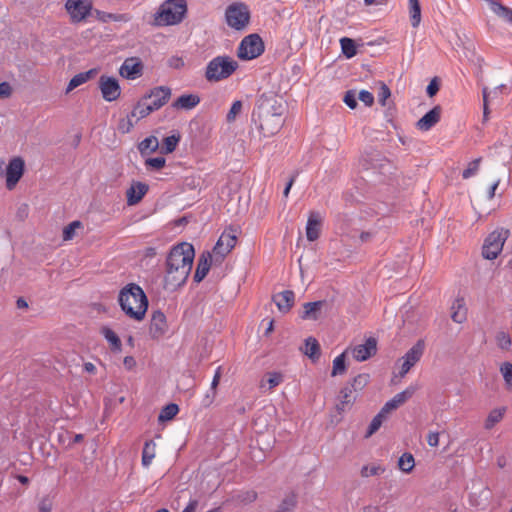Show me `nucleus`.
<instances>
[{"mask_svg": "<svg viewBox=\"0 0 512 512\" xmlns=\"http://www.w3.org/2000/svg\"><path fill=\"white\" fill-rule=\"evenodd\" d=\"M491 10L500 18L504 19L505 21L509 22L510 14H512V10L503 6L499 2H492L491 3Z\"/></svg>", "mask_w": 512, "mask_h": 512, "instance_id": "42", "label": "nucleus"}, {"mask_svg": "<svg viewBox=\"0 0 512 512\" xmlns=\"http://www.w3.org/2000/svg\"><path fill=\"white\" fill-rule=\"evenodd\" d=\"M284 107L275 98L261 97L252 112V120L264 137L276 134L284 124Z\"/></svg>", "mask_w": 512, "mask_h": 512, "instance_id": "2", "label": "nucleus"}, {"mask_svg": "<svg viewBox=\"0 0 512 512\" xmlns=\"http://www.w3.org/2000/svg\"><path fill=\"white\" fill-rule=\"evenodd\" d=\"M496 341L498 346L503 350L509 349V347L512 344L510 335L504 332H500L497 334Z\"/></svg>", "mask_w": 512, "mask_h": 512, "instance_id": "49", "label": "nucleus"}, {"mask_svg": "<svg viewBox=\"0 0 512 512\" xmlns=\"http://www.w3.org/2000/svg\"><path fill=\"white\" fill-rule=\"evenodd\" d=\"M242 111V102L240 100H236L232 103L230 110L227 113L226 120L228 123H232L236 120L237 116Z\"/></svg>", "mask_w": 512, "mask_h": 512, "instance_id": "46", "label": "nucleus"}, {"mask_svg": "<svg viewBox=\"0 0 512 512\" xmlns=\"http://www.w3.org/2000/svg\"><path fill=\"white\" fill-rule=\"evenodd\" d=\"M321 223V214L317 211L311 212L306 224V236L309 241L312 242L319 238Z\"/></svg>", "mask_w": 512, "mask_h": 512, "instance_id": "22", "label": "nucleus"}, {"mask_svg": "<svg viewBox=\"0 0 512 512\" xmlns=\"http://www.w3.org/2000/svg\"><path fill=\"white\" fill-rule=\"evenodd\" d=\"M509 236V230L499 228L492 231L485 239L482 255L485 259L494 260L502 252L503 246Z\"/></svg>", "mask_w": 512, "mask_h": 512, "instance_id": "7", "label": "nucleus"}, {"mask_svg": "<svg viewBox=\"0 0 512 512\" xmlns=\"http://www.w3.org/2000/svg\"><path fill=\"white\" fill-rule=\"evenodd\" d=\"M195 256L191 244L183 242L174 246L166 259V273L164 287L166 290L175 291L184 285L192 269Z\"/></svg>", "mask_w": 512, "mask_h": 512, "instance_id": "1", "label": "nucleus"}, {"mask_svg": "<svg viewBox=\"0 0 512 512\" xmlns=\"http://www.w3.org/2000/svg\"><path fill=\"white\" fill-rule=\"evenodd\" d=\"M377 341L374 338H368L364 344L355 346L352 355L357 361H365L376 353Z\"/></svg>", "mask_w": 512, "mask_h": 512, "instance_id": "20", "label": "nucleus"}, {"mask_svg": "<svg viewBox=\"0 0 512 512\" xmlns=\"http://www.w3.org/2000/svg\"><path fill=\"white\" fill-rule=\"evenodd\" d=\"M441 112L442 108L439 105H436L417 121L416 127L420 131H429L440 121Z\"/></svg>", "mask_w": 512, "mask_h": 512, "instance_id": "18", "label": "nucleus"}, {"mask_svg": "<svg viewBox=\"0 0 512 512\" xmlns=\"http://www.w3.org/2000/svg\"><path fill=\"white\" fill-rule=\"evenodd\" d=\"M303 353L308 356L312 361H317L320 358V345L313 337H308L305 340V346L302 349Z\"/></svg>", "mask_w": 512, "mask_h": 512, "instance_id": "28", "label": "nucleus"}, {"mask_svg": "<svg viewBox=\"0 0 512 512\" xmlns=\"http://www.w3.org/2000/svg\"><path fill=\"white\" fill-rule=\"evenodd\" d=\"M238 62L227 55L216 56L205 68V79L208 82H219L229 78L238 68Z\"/></svg>", "mask_w": 512, "mask_h": 512, "instance_id": "5", "label": "nucleus"}, {"mask_svg": "<svg viewBox=\"0 0 512 512\" xmlns=\"http://www.w3.org/2000/svg\"><path fill=\"white\" fill-rule=\"evenodd\" d=\"M81 226L80 221H73L69 225H67L63 230V239L71 240L75 235V230Z\"/></svg>", "mask_w": 512, "mask_h": 512, "instance_id": "48", "label": "nucleus"}, {"mask_svg": "<svg viewBox=\"0 0 512 512\" xmlns=\"http://www.w3.org/2000/svg\"><path fill=\"white\" fill-rule=\"evenodd\" d=\"M267 382L269 384V388L272 389L282 382V375L278 372L269 373Z\"/></svg>", "mask_w": 512, "mask_h": 512, "instance_id": "55", "label": "nucleus"}, {"mask_svg": "<svg viewBox=\"0 0 512 512\" xmlns=\"http://www.w3.org/2000/svg\"><path fill=\"white\" fill-rule=\"evenodd\" d=\"M416 388L413 386L407 387L402 392L397 393L392 399L387 401L384 406L381 408V411L386 415L392 410L397 409L400 405L404 404L407 400H409L413 394L415 393Z\"/></svg>", "mask_w": 512, "mask_h": 512, "instance_id": "17", "label": "nucleus"}, {"mask_svg": "<svg viewBox=\"0 0 512 512\" xmlns=\"http://www.w3.org/2000/svg\"><path fill=\"white\" fill-rule=\"evenodd\" d=\"M264 52V43L258 34H250L243 38L238 47L237 55L242 60H252Z\"/></svg>", "mask_w": 512, "mask_h": 512, "instance_id": "8", "label": "nucleus"}, {"mask_svg": "<svg viewBox=\"0 0 512 512\" xmlns=\"http://www.w3.org/2000/svg\"><path fill=\"white\" fill-rule=\"evenodd\" d=\"M352 388L345 386L340 392V402L337 404V410L340 412L345 411L346 407L353 402Z\"/></svg>", "mask_w": 512, "mask_h": 512, "instance_id": "37", "label": "nucleus"}, {"mask_svg": "<svg viewBox=\"0 0 512 512\" xmlns=\"http://www.w3.org/2000/svg\"><path fill=\"white\" fill-rule=\"evenodd\" d=\"M12 89L8 82L0 83V98H7L11 95Z\"/></svg>", "mask_w": 512, "mask_h": 512, "instance_id": "58", "label": "nucleus"}, {"mask_svg": "<svg viewBox=\"0 0 512 512\" xmlns=\"http://www.w3.org/2000/svg\"><path fill=\"white\" fill-rule=\"evenodd\" d=\"M258 494L255 490L239 491L232 497V500L240 505H249L257 500Z\"/></svg>", "mask_w": 512, "mask_h": 512, "instance_id": "29", "label": "nucleus"}, {"mask_svg": "<svg viewBox=\"0 0 512 512\" xmlns=\"http://www.w3.org/2000/svg\"><path fill=\"white\" fill-rule=\"evenodd\" d=\"M178 412H179V407L177 404H174V403L167 404L165 407L162 408V410L158 416V420L160 422L169 421V420L173 419L177 415Z\"/></svg>", "mask_w": 512, "mask_h": 512, "instance_id": "38", "label": "nucleus"}, {"mask_svg": "<svg viewBox=\"0 0 512 512\" xmlns=\"http://www.w3.org/2000/svg\"><path fill=\"white\" fill-rule=\"evenodd\" d=\"M385 472V468L380 465H372L368 466L365 465L361 468V476L362 477H370V476H376L380 475Z\"/></svg>", "mask_w": 512, "mask_h": 512, "instance_id": "45", "label": "nucleus"}, {"mask_svg": "<svg viewBox=\"0 0 512 512\" xmlns=\"http://www.w3.org/2000/svg\"><path fill=\"white\" fill-rule=\"evenodd\" d=\"M428 445L436 447L439 444V434L437 432H430L427 436Z\"/></svg>", "mask_w": 512, "mask_h": 512, "instance_id": "60", "label": "nucleus"}, {"mask_svg": "<svg viewBox=\"0 0 512 512\" xmlns=\"http://www.w3.org/2000/svg\"><path fill=\"white\" fill-rule=\"evenodd\" d=\"M119 74L127 80H135L143 74V64L137 57H129L124 60L119 68Z\"/></svg>", "mask_w": 512, "mask_h": 512, "instance_id": "14", "label": "nucleus"}, {"mask_svg": "<svg viewBox=\"0 0 512 512\" xmlns=\"http://www.w3.org/2000/svg\"><path fill=\"white\" fill-rule=\"evenodd\" d=\"M98 88L103 99L107 102H113L121 95L119 81L113 76L101 75L98 81Z\"/></svg>", "mask_w": 512, "mask_h": 512, "instance_id": "10", "label": "nucleus"}, {"mask_svg": "<svg viewBox=\"0 0 512 512\" xmlns=\"http://www.w3.org/2000/svg\"><path fill=\"white\" fill-rule=\"evenodd\" d=\"M499 183H500V180H499V179H497V180H496V181H494V182L492 183V185L490 186V188H489V190H488V195H487V197H488V199H489V200H491V199H493V198H494V196H495V192H496V189H497V188H498V186H499Z\"/></svg>", "mask_w": 512, "mask_h": 512, "instance_id": "63", "label": "nucleus"}, {"mask_svg": "<svg viewBox=\"0 0 512 512\" xmlns=\"http://www.w3.org/2000/svg\"><path fill=\"white\" fill-rule=\"evenodd\" d=\"M425 348L424 340H418L402 357L403 363L400 369V376L404 377L409 370L421 359Z\"/></svg>", "mask_w": 512, "mask_h": 512, "instance_id": "13", "label": "nucleus"}, {"mask_svg": "<svg viewBox=\"0 0 512 512\" xmlns=\"http://www.w3.org/2000/svg\"><path fill=\"white\" fill-rule=\"evenodd\" d=\"M215 396H216V391L209 390L202 400V405L204 407H209L213 403Z\"/></svg>", "mask_w": 512, "mask_h": 512, "instance_id": "59", "label": "nucleus"}, {"mask_svg": "<svg viewBox=\"0 0 512 512\" xmlns=\"http://www.w3.org/2000/svg\"><path fill=\"white\" fill-rule=\"evenodd\" d=\"M220 378H221V367H218L216 369V371H215L214 376H213L210 390H215L216 391V388H217V386L219 384Z\"/></svg>", "mask_w": 512, "mask_h": 512, "instance_id": "61", "label": "nucleus"}, {"mask_svg": "<svg viewBox=\"0 0 512 512\" xmlns=\"http://www.w3.org/2000/svg\"><path fill=\"white\" fill-rule=\"evenodd\" d=\"M167 320L165 314L160 311H154L150 320V334L153 338L161 337L167 331Z\"/></svg>", "mask_w": 512, "mask_h": 512, "instance_id": "21", "label": "nucleus"}, {"mask_svg": "<svg viewBox=\"0 0 512 512\" xmlns=\"http://www.w3.org/2000/svg\"><path fill=\"white\" fill-rule=\"evenodd\" d=\"M357 97L354 91H348L346 92L343 101L344 103L351 109L356 108L357 106Z\"/></svg>", "mask_w": 512, "mask_h": 512, "instance_id": "54", "label": "nucleus"}, {"mask_svg": "<svg viewBox=\"0 0 512 512\" xmlns=\"http://www.w3.org/2000/svg\"><path fill=\"white\" fill-rule=\"evenodd\" d=\"M156 455V444L153 440L146 441L142 450V465L148 467Z\"/></svg>", "mask_w": 512, "mask_h": 512, "instance_id": "30", "label": "nucleus"}, {"mask_svg": "<svg viewBox=\"0 0 512 512\" xmlns=\"http://www.w3.org/2000/svg\"><path fill=\"white\" fill-rule=\"evenodd\" d=\"M399 469L405 473H409L415 466L414 457L411 453H404L401 455L398 461Z\"/></svg>", "mask_w": 512, "mask_h": 512, "instance_id": "40", "label": "nucleus"}, {"mask_svg": "<svg viewBox=\"0 0 512 512\" xmlns=\"http://www.w3.org/2000/svg\"><path fill=\"white\" fill-rule=\"evenodd\" d=\"M409 4V16L411 25L417 28L421 22V8L419 0H408Z\"/></svg>", "mask_w": 512, "mask_h": 512, "instance_id": "33", "label": "nucleus"}, {"mask_svg": "<svg viewBox=\"0 0 512 512\" xmlns=\"http://www.w3.org/2000/svg\"><path fill=\"white\" fill-rule=\"evenodd\" d=\"M186 13V0H166L154 13L153 25L158 27L177 25L183 21Z\"/></svg>", "mask_w": 512, "mask_h": 512, "instance_id": "4", "label": "nucleus"}, {"mask_svg": "<svg viewBox=\"0 0 512 512\" xmlns=\"http://www.w3.org/2000/svg\"><path fill=\"white\" fill-rule=\"evenodd\" d=\"M153 111L159 110L163 107L171 97V89L167 86H158L153 88L148 94L145 95Z\"/></svg>", "mask_w": 512, "mask_h": 512, "instance_id": "15", "label": "nucleus"}, {"mask_svg": "<svg viewBox=\"0 0 512 512\" xmlns=\"http://www.w3.org/2000/svg\"><path fill=\"white\" fill-rule=\"evenodd\" d=\"M369 376L366 374H360L353 378L351 385L349 386L352 390L362 389L368 383Z\"/></svg>", "mask_w": 512, "mask_h": 512, "instance_id": "50", "label": "nucleus"}, {"mask_svg": "<svg viewBox=\"0 0 512 512\" xmlns=\"http://www.w3.org/2000/svg\"><path fill=\"white\" fill-rule=\"evenodd\" d=\"M236 242L237 238L232 232L224 231L216 242L213 252L222 259L234 248Z\"/></svg>", "mask_w": 512, "mask_h": 512, "instance_id": "16", "label": "nucleus"}, {"mask_svg": "<svg viewBox=\"0 0 512 512\" xmlns=\"http://www.w3.org/2000/svg\"><path fill=\"white\" fill-rule=\"evenodd\" d=\"M346 371L345 366V353L338 355L333 360L332 376L343 374Z\"/></svg>", "mask_w": 512, "mask_h": 512, "instance_id": "44", "label": "nucleus"}, {"mask_svg": "<svg viewBox=\"0 0 512 512\" xmlns=\"http://www.w3.org/2000/svg\"><path fill=\"white\" fill-rule=\"evenodd\" d=\"M199 103L200 97L197 94H183L172 103V107L177 110L189 111Z\"/></svg>", "mask_w": 512, "mask_h": 512, "instance_id": "24", "label": "nucleus"}, {"mask_svg": "<svg viewBox=\"0 0 512 512\" xmlns=\"http://www.w3.org/2000/svg\"><path fill=\"white\" fill-rule=\"evenodd\" d=\"M500 372L509 390H512V363L504 362L500 366Z\"/></svg>", "mask_w": 512, "mask_h": 512, "instance_id": "43", "label": "nucleus"}, {"mask_svg": "<svg viewBox=\"0 0 512 512\" xmlns=\"http://www.w3.org/2000/svg\"><path fill=\"white\" fill-rule=\"evenodd\" d=\"M211 254L209 252L203 253L197 263L196 271L194 274V281L200 283L208 274L211 267Z\"/></svg>", "mask_w": 512, "mask_h": 512, "instance_id": "25", "label": "nucleus"}, {"mask_svg": "<svg viewBox=\"0 0 512 512\" xmlns=\"http://www.w3.org/2000/svg\"><path fill=\"white\" fill-rule=\"evenodd\" d=\"M480 159H475L468 164V167L463 170L462 177L468 179L474 176L479 169Z\"/></svg>", "mask_w": 512, "mask_h": 512, "instance_id": "47", "label": "nucleus"}, {"mask_svg": "<svg viewBox=\"0 0 512 512\" xmlns=\"http://www.w3.org/2000/svg\"><path fill=\"white\" fill-rule=\"evenodd\" d=\"M340 45L342 53L346 56V58L350 59L357 54L356 44L353 39L343 37L340 39Z\"/></svg>", "mask_w": 512, "mask_h": 512, "instance_id": "36", "label": "nucleus"}, {"mask_svg": "<svg viewBox=\"0 0 512 512\" xmlns=\"http://www.w3.org/2000/svg\"><path fill=\"white\" fill-rule=\"evenodd\" d=\"M118 302L121 310L129 318L136 321L144 319L148 309V299L139 285L130 283L123 287L119 292Z\"/></svg>", "mask_w": 512, "mask_h": 512, "instance_id": "3", "label": "nucleus"}, {"mask_svg": "<svg viewBox=\"0 0 512 512\" xmlns=\"http://www.w3.org/2000/svg\"><path fill=\"white\" fill-rule=\"evenodd\" d=\"M65 8L74 23L84 20L92 10V3L89 0H67Z\"/></svg>", "mask_w": 512, "mask_h": 512, "instance_id": "12", "label": "nucleus"}, {"mask_svg": "<svg viewBox=\"0 0 512 512\" xmlns=\"http://www.w3.org/2000/svg\"><path fill=\"white\" fill-rule=\"evenodd\" d=\"M25 162L22 157L16 156L10 159L5 172L6 187L9 190L15 188L24 174Z\"/></svg>", "mask_w": 512, "mask_h": 512, "instance_id": "11", "label": "nucleus"}, {"mask_svg": "<svg viewBox=\"0 0 512 512\" xmlns=\"http://www.w3.org/2000/svg\"><path fill=\"white\" fill-rule=\"evenodd\" d=\"M84 83H86V82L84 80V76L82 75V72L78 73L69 81L66 91L70 92L73 89H75L76 87H78Z\"/></svg>", "mask_w": 512, "mask_h": 512, "instance_id": "52", "label": "nucleus"}, {"mask_svg": "<svg viewBox=\"0 0 512 512\" xmlns=\"http://www.w3.org/2000/svg\"><path fill=\"white\" fill-rule=\"evenodd\" d=\"M358 99L366 106H371L374 103V96L368 90H361L358 94Z\"/></svg>", "mask_w": 512, "mask_h": 512, "instance_id": "53", "label": "nucleus"}, {"mask_svg": "<svg viewBox=\"0 0 512 512\" xmlns=\"http://www.w3.org/2000/svg\"><path fill=\"white\" fill-rule=\"evenodd\" d=\"M225 21L227 25L236 30H244L250 21V10L243 2L232 3L225 10Z\"/></svg>", "mask_w": 512, "mask_h": 512, "instance_id": "6", "label": "nucleus"}, {"mask_svg": "<svg viewBox=\"0 0 512 512\" xmlns=\"http://www.w3.org/2000/svg\"><path fill=\"white\" fill-rule=\"evenodd\" d=\"M390 95V89L387 87V85L383 84L378 94L379 103L384 106L386 104V100L390 97Z\"/></svg>", "mask_w": 512, "mask_h": 512, "instance_id": "56", "label": "nucleus"}, {"mask_svg": "<svg viewBox=\"0 0 512 512\" xmlns=\"http://www.w3.org/2000/svg\"><path fill=\"white\" fill-rule=\"evenodd\" d=\"M166 160L164 157L148 158L145 162L146 166L159 170L165 166Z\"/></svg>", "mask_w": 512, "mask_h": 512, "instance_id": "51", "label": "nucleus"}, {"mask_svg": "<svg viewBox=\"0 0 512 512\" xmlns=\"http://www.w3.org/2000/svg\"><path fill=\"white\" fill-rule=\"evenodd\" d=\"M451 319L458 324H462L467 319V309L463 298H456L451 305Z\"/></svg>", "mask_w": 512, "mask_h": 512, "instance_id": "26", "label": "nucleus"}, {"mask_svg": "<svg viewBox=\"0 0 512 512\" xmlns=\"http://www.w3.org/2000/svg\"><path fill=\"white\" fill-rule=\"evenodd\" d=\"M298 504V496L290 491L284 495L274 512H294Z\"/></svg>", "mask_w": 512, "mask_h": 512, "instance_id": "27", "label": "nucleus"}, {"mask_svg": "<svg viewBox=\"0 0 512 512\" xmlns=\"http://www.w3.org/2000/svg\"><path fill=\"white\" fill-rule=\"evenodd\" d=\"M198 506V501L196 499H191L187 506L183 509L182 512H195Z\"/></svg>", "mask_w": 512, "mask_h": 512, "instance_id": "62", "label": "nucleus"}, {"mask_svg": "<svg viewBox=\"0 0 512 512\" xmlns=\"http://www.w3.org/2000/svg\"><path fill=\"white\" fill-rule=\"evenodd\" d=\"M97 74V69L93 68L88 71L82 72L85 82L94 77Z\"/></svg>", "mask_w": 512, "mask_h": 512, "instance_id": "64", "label": "nucleus"}, {"mask_svg": "<svg viewBox=\"0 0 512 512\" xmlns=\"http://www.w3.org/2000/svg\"><path fill=\"white\" fill-rule=\"evenodd\" d=\"M323 306V301L307 302L303 305L304 312L302 314L303 319H318V312Z\"/></svg>", "mask_w": 512, "mask_h": 512, "instance_id": "32", "label": "nucleus"}, {"mask_svg": "<svg viewBox=\"0 0 512 512\" xmlns=\"http://www.w3.org/2000/svg\"><path fill=\"white\" fill-rule=\"evenodd\" d=\"M159 148V141L155 136H149L143 139L138 146L141 154L155 152Z\"/></svg>", "mask_w": 512, "mask_h": 512, "instance_id": "35", "label": "nucleus"}, {"mask_svg": "<svg viewBox=\"0 0 512 512\" xmlns=\"http://www.w3.org/2000/svg\"><path fill=\"white\" fill-rule=\"evenodd\" d=\"M439 91V84L437 82V79L434 78L430 81L426 88V92L430 97H433L437 92Z\"/></svg>", "mask_w": 512, "mask_h": 512, "instance_id": "57", "label": "nucleus"}, {"mask_svg": "<svg viewBox=\"0 0 512 512\" xmlns=\"http://www.w3.org/2000/svg\"><path fill=\"white\" fill-rule=\"evenodd\" d=\"M149 190V186L140 181H133L126 191L127 204L133 206L138 204Z\"/></svg>", "mask_w": 512, "mask_h": 512, "instance_id": "19", "label": "nucleus"}, {"mask_svg": "<svg viewBox=\"0 0 512 512\" xmlns=\"http://www.w3.org/2000/svg\"><path fill=\"white\" fill-rule=\"evenodd\" d=\"M179 141H180L179 133L172 134L170 136L165 137L163 140L161 152L166 153V154L172 153L176 149Z\"/></svg>", "mask_w": 512, "mask_h": 512, "instance_id": "39", "label": "nucleus"}, {"mask_svg": "<svg viewBox=\"0 0 512 512\" xmlns=\"http://www.w3.org/2000/svg\"><path fill=\"white\" fill-rule=\"evenodd\" d=\"M505 412V407L495 408L492 411H490L485 421V429H492L497 423H499L502 420Z\"/></svg>", "mask_w": 512, "mask_h": 512, "instance_id": "34", "label": "nucleus"}, {"mask_svg": "<svg viewBox=\"0 0 512 512\" xmlns=\"http://www.w3.org/2000/svg\"><path fill=\"white\" fill-rule=\"evenodd\" d=\"M154 112L151 105L145 96H143L134 106L133 110L130 114L127 115L126 120H123L120 128L123 132H129L130 129L134 126V123L139 121L140 119L145 118L150 113Z\"/></svg>", "mask_w": 512, "mask_h": 512, "instance_id": "9", "label": "nucleus"}, {"mask_svg": "<svg viewBox=\"0 0 512 512\" xmlns=\"http://www.w3.org/2000/svg\"><path fill=\"white\" fill-rule=\"evenodd\" d=\"M295 294L291 290L279 292L273 296V301L280 312H288L294 304Z\"/></svg>", "mask_w": 512, "mask_h": 512, "instance_id": "23", "label": "nucleus"}, {"mask_svg": "<svg viewBox=\"0 0 512 512\" xmlns=\"http://www.w3.org/2000/svg\"><path fill=\"white\" fill-rule=\"evenodd\" d=\"M101 334L106 339V341L110 344L111 349L113 351H117V352L121 351V347H122L121 340L111 328L103 327L101 329Z\"/></svg>", "mask_w": 512, "mask_h": 512, "instance_id": "31", "label": "nucleus"}, {"mask_svg": "<svg viewBox=\"0 0 512 512\" xmlns=\"http://www.w3.org/2000/svg\"><path fill=\"white\" fill-rule=\"evenodd\" d=\"M386 418V414L380 410V412L374 416L372 421L370 422L365 438H369L372 436L382 425L383 420Z\"/></svg>", "mask_w": 512, "mask_h": 512, "instance_id": "41", "label": "nucleus"}]
</instances>
